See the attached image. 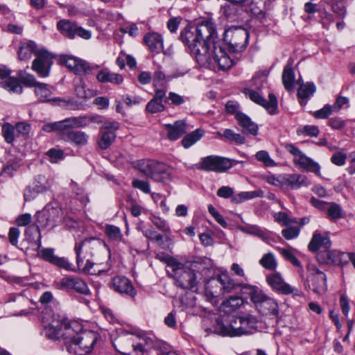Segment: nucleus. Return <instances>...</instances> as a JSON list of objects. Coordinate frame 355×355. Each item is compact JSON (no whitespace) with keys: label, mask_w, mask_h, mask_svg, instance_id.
Here are the masks:
<instances>
[{"label":"nucleus","mask_w":355,"mask_h":355,"mask_svg":"<svg viewBox=\"0 0 355 355\" xmlns=\"http://www.w3.org/2000/svg\"><path fill=\"white\" fill-rule=\"evenodd\" d=\"M293 61L289 62L284 67L282 73V83L288 91L293 89L295 81V73L292 68Z\"/></svg>","instance_id":"36"},{"label":"nucleus","mask_w":355,"mask_h":355,"mask_svg":"<svg viewBox=\"0 0 355 355\" xmlns=\"http://www.w3.org/2000/svg\"><path fill=\"white\" fill-rule=\"evenodd\" d=\"M60 61L76 74L89 73L92 69L97 68L91 67L86 61L71 55H60Z\"/></svg>","instance_id":"16"},{"label":"nucleus","mask_w":355,"mask_h":355,"mask_svg":"<svg viewBox=\"0 0 355 355\" xmlns=\"http://www.w3.org/2000/svg\"><path fill=\"white\" fill-rule=\"evenodd\" d=\"M278 251L282 257L290 261L293 266L301 268L302 265L300 261L295 257L293 252L288 249L277 248Z\"/></svg>","instance_id":"51"},{"label":"nucleus","mask_w":355,"mask_h":355,"mask_svg":"<svg viewBox=\"0 0 355 355\" xmlns=\"http://www.w3.org/2000/svg\"><path fill=\"white\" fill-rule=\"evenodd\" d=\"M255 157L257 160L263 162L266 166H276L275 161L270 158L268 153L266 150H260L257 152L255 155Z\"/></svg>","instance_id":"54"},{"label":"nucleus","mask_w":355,"mask_h":355,"mask_svg":"<svg viewBox=\"0 0 355 355\" xmlns=\"http://www.w3.org/2000/svg\"><path fill=\"white\" fill-rule=\"evenodd\" d=\"M112 288L117 293L134 297L137 291L131 281L124 276H116L112 279Z\"/></svg>","instance_id":"20"},{"label":"nucleus","mask_w":355,"mask_h":355,"mask_svg":"<svg viewBox=\"0 0 355 355\" xmlns=\"http://www.w3.org/2000/svg\"><path fill=\"white\" fill-rule=\"evenodd\" d=\"M266 281L273 289L283 294L288 295L294 291V288L286 283L279 273L267 276Z\"/></svg>","instance_id":"23"},{"label":"nucleus","mask_w":355,"mask_h":355,"mask_svg":"<svg viewBox=\"0 0 355 355\" xmlns=\"http://www.w3.org/2000/svg\"><path fill=\"white\" fill-rule=\"evenodd\" d=\"M346 256L347 254L340 251L325 249L318 253L317 259L322 264L343 265L347 263Z\"/></svg>","instance_id":"19"},{"label":"nucleus","mask_w":355,"mask_h":355,"mask_svg":"<svg viewBox=\"0 0 355 355\" xmlns=\"http://www.w3.org/2000/svg\"><path fill=\"white\" fill-rule=\"evenodd\" d=\"M14 129V127L10 123H5L2 126V135L5 141L8 144H11L15 139Z\"/></svg>","instance_id":"56"},{"label":"nucleus","mask_w":355,"mask_h":355,"mask_svg":"<svg viewBox=\"0 0 355 355\" xmlns=\"http://www.w3.org/2000/svg\"><path fill=\"white\" fill-rule=\"evenodd\" d=\"M263 180L270 184L282 187L284 186V175H268L263 176Z\"/></svg>","instance_id":"52"},{"label":"nucleus","mask_w":355,"mask_h":355,"mask_svg":"<svg viewBox=\"0 0 355 355\" xmlns=\"http://www.w3.org/2000/svg\"><path fill=\"white\" fill-rule=\"evenodd\" d=\"M295 164L300 168L309 172L320 175V166L310 157H306L302 152L293 159Z\"/></svg>","instance_id":"27"},{"label":"nucleus","mask_w":355,"mask_h":355,"mask_svg":"<svg viewBox=\"0 0 355 355\" xmlns=\"http://www.w3.org/2000/svg\"><path fill=\"white\" fill-rule=\"evenodd\" d=\"M150 220L153 223V225L156 226L162 232L166 234L170 233V227L164 219L161 218L159 216H153L150 218Z\"/></svg>","instance_id":"55"},{"label":"nucleus","mask_w":355,"mask_h":355,"mask_svg":"<svg viewBox=\"0 0 355 355\" xmlns=\"http://www.w3.org/2000/svg\"><path fill=\"white\" fill-rule=\"evenodd\" d=\"M275 221L280 223L282 225L287 226L293 223H296L292 220L285 212H278L274 215Z\"/></svg>","instance_id":"61"},{"label":"nucleus","mask_w":355,"mask_h":355,"mask_svg":"<svg viewBox=\"0 0 355 355\" xmlns=\"http://www.w3.org/2000/svg\"><path fill=\"white\" fill-rule=\"evenodd\" d=\"M149 178L157 182H166L171 179V168L162 162L155 161Z\"/></svg>","instance_id":"21"},{"label":"nucleus","mask_w":355,"mask_h":355,"mask_svg":"<svg viewBox=\"0 0 355 355\" xmlns=\"http://www.w3.org/2000/svg\"><path fill=\"white\" fill-rule=\"evenodd\" d=\"M144 40L150 51L159 53L163 49V39L158 33H148Z\"/></svg>","instance_id":"32"},{"label":"nucleus","mask_w":355,"mask_h":355,"mask_svg":"<svg viewBox=\"0 0 355 355\" xmlns=\"http://www.w3.org/2000/svg\"><path fill=\"white\" fill-rule=\"evenodd\" d=\"M332 112V107L326 105L322 109L313 112V115L316 119H327Z\"/></svg>","instance_id":"62"},{"label":"nucleus","mask_w":355,"mask_h":355,"mask_svg":"<svg viewBox=\"0 0 355 355\" xmlns=\"http://www.w3.org/2000/svg\"><path fill=\"white\" fill-rule=\"evenodd\" d=\"M105 233L108 238L112 241H120L123 238L120 229L115 225H106Z\"/></svg>","instance_id":"49"},{"label":"nucleus","mask_w":355,"mask_h":355,"mask_svg":"<svg viewBox=\"0 0 355 355\" xmlns=\"http://www.w3.org/2000/svg\"><path fill=\"white\" fill-rule=\"evenodd\" d=\"M331 245V242L328 236H323L320 233L315 232L309 243L308 248L311 252H315L322 246L325 249H329Z\"/></svg>","instance_id":"31"},{"label":"nucleus","mask_w":355,"mask_h":355,"mask_svg":"<svg viewBox=\"0 0 355 355\" xmlns=\"http://www.w3.org/2000/svg\"><path fill=\"white\" fill-rule=\"evenodd\" d=\"M132 184L133 187L141 190L145 193H148L150 191V184L147 181L134 180Z\"/></svg>","instance_id":"64"},{"label":"nucleus","mask_w":355,"mask_h":355,"mask_svg":"<svg viewBox=\"0 0 355 355\" xmlns=\"http://www.w3.org/2000/svg\"><path fill=\"white\" fill-rule=\"evenodd\" d=\"M41 320L46 336L53 340L63 338L67 348V345L73 343L78 334L83 331L82 324L79 322L68 321L48 309L42 312Z\"/></svg>","instance_id":"2"},{"label":"nucleus","mask_w":355,"mask_h":355,"mask_svg":"<svg viewBox=\"0 0 355 355\" xmlns=\"http://www.w3.org/2000/svg\"><path fill=\"white\" fill-rule=\"evenodd\" d=\"M94 121V116L86 115L73 116L65 119L60 121L46 123L42 126V129L46 132L60 131L61 132L62 135V132L67 129L86 127Z\"/></svg>","instance_id":"7"},{"label":"nucleus","mask_w":355,"mask_h":355,"mask_svg":"<svg viewBox=\"0 0 355 355\" xmlns=\"http://www.w3.org/2000/svg\"><path fill=\"white\" fill-rule=\"evenodd\" d=\"M263 191L261 190H256L251 191H243L232 197V202L234 203H241L245 200H251L254 198L263 197Z\"/></svg>","instance_id":"41"},{"label":"nucleus","mask_w":355,"mask_h":355,"mask_svg":"<svg viewBox=\"0 0 355 355\" xmlns=\"http://www.w3.org/2000/svg\"><path fill=\"white\" fill-rule=\"evenodd\" d=\"M326 209L328 216L331 220H336L342 217V208L335 202L329 203Z\"/></svg>","instance_id":"46"},{"label":"nucleus","mask_w":355,"mask_h":355,"mask_svg":"<svg viewBox=\"0 0 355 355\" xmlns=\"http://www.w3.org/2000/svg\"><path fill=\"white\" fill-rule=\"evenodd\" d=\"M155 160H139L136 164V168L146 176L149 177L152 173Z\"/></svg>","instance_id":"48"},{"label":"nucleus","mask_w":355,"mask_h":355,"mask_svg":"<svg viewBox=\"0 0 355 355\" xmlns=\"http://www.w3.org/2000/svg\"><path fill=\"white\" fill-rule=\"evenodd\" d=\"M249 33L241 27H230L225 31L224 42L233 53L243 51L248 43Z\"/></svg>","instance_id":"8"},{"label":"nucleus","mask_w":355,"mask_h":355,"mask_svg":"<svg viewBox=\"0 0 355 355\" xmlns=\"http://www.w3.org/2000/svg\"><path fill=\"white\" fill-rule=\"evenodd\" d=\"M257 320L256 317L251 315L242 316V327L239 334L240 336L251 334L257 329Z\"/></svg>","instance_id":"34"},{"label":"nucleus","mask_w":355,"mask_h":355,"mask_svg":"<svg viewBox=\"0 0 355 355\" xmlns=\"http://www.w3.org/2000/svg\"><path fill=\"white\" fill-rule=\"evenodd\" d=\"M244 92L252 101L266 108L270 114H273L275 113L277 107V101L275 94H270L268 96L269 101H268L254 90L246 89Z\"/></svg>","instance_id":"18"},{"label":"nucleus","mask_w":355,"mask_h":355,"mask_svg":"<svg viewBox=\"0 0 355 355\" xmlns=\"http://www.w3.org/2000/svg\"><path fill=\"white\" fill-rule=\"evenodd\" d=\"M232 166L231 159L215 155H209L202 158L200 165L197 168L207 171L223 173Z\"/></svg>","instance_id":"12"},{"label":"nucleus","mask_w":355,"mask_h":355,"mask_svg":"<svg viewBox=\"0 0 355 355\" xmlns=\"http://www.w3.org/2000/svg\"><path fill=\"white\" fill-rule=\"evenodd\" d=\"M98 338L97 334L92 331L83 330L78 334L77 338L67 345V351L76 355L89 354Z\"/></svg>","instance_id":"9"},{"label":"nucleus","mask_w":355,"mask_h":355,"mask_svg":"<svg viewBox=\"0 0 355 355\" xmlns=\"http://www.w3.org/2000/svg\"><path fill=\"white\" fill-rule=\"evenodd\" d=\"M18 77L21 82L26 87H35L38 84L35 78V76L32 74L28 73L24 71H19L18 72Z\"/></svg>","instance_id":"47"},{"label":"nucleus","mask_w":355,"mask_h":355,"mask_svg":"<svg viewBox=\"0 0 355 355\" xmlns=\"http://www.w3.org/2000/svg\"><path fill=\"white\" fill-rule=\"evenodd\" d=\"M119 124L116 121H106L101 128V137L98 144L102 150L107 149L116 139V131L119 129Z\"/></svg>","instance_id":"15"},{"label":"nucleus","mask_w":355,"mask_h":355,"mask_svg":"<svg viewBox=\"0 0 355 355\" xmlns=\"http://www.w3.org/2000/svg\"><path fill=\"white\" fill-rule=\"evenodd\" d=\"M63 211L60 207L47 205L41 211L35 214L37 230L39 232L40 227L56 226L61 221Z\"/></svg>","instance_id":"10"},{"label":"nucleus","mask_w":355,"mask_h":355,"mask_svg":"<svg viewBox=\"0 0 355 355\" xmlns=\"http://www.w3.org/2000/svg\"><path fill=\"white\" fill-rule=\"evenodd\" d=\"M306 178L300 174H287L284 175V186H289L293 189H299L301 186L305 184Z\"/></svg>","instance_id":"37"},{"label":"nucleus","mask_w":355,"mask_h":355,"mask_svg":"<svg viewBox=\"0 0 355 355\" xmlns=\"http://www.w3.org/2000/svg\"><path fill=\"white\" fill-rule=\"evenodd\" d=\"M40 193H41L40 191L36 189V187H34L33 184H32V186H29L24 189V200L26 202L33 200Z\"/></svg>","instance_id":"58"},{"label":"nucleus","mask_w":355,"mask_h":355,"mask_svg":"<svg viewBox=\"0 0 355 355\" xmlns=\"http://www.w3.org/2000/svg\"><path fill=\"white\" fill-rule=\"evenodd\" d=\"M244 303L242 297L238 296H231L227 300L223 301L220 306L221 312L231 313L240 308Z\"/></svg>","instance_id":"33"},{"label":"nucleus","mask_w":355,"mask_h":355,"mask_svg":"<svg viewBox=\"0 0 355 355\" xmlns=\"http://www.w3.org/2000/svg\"><path fill=\"white\" fill-rule=\"evenodd\" d=\"M205 134V131L202 129H196V130L186 135L181 141V144L184 148H189L199 141Z\"/></svg>","instance_id":"38"},{"label":"nucleus","mask_w":355,"mask_h":355,"mask_svg":"<svg viewBox=\"0 0 355 355\" xmlns=\"http://www.w3.org/2000/svg\"><path fill=\"white\" fill-rule=\"evenodd\" d=\"M165 106L163 103L158 101L151 99L146 106V110L151 114H155L164 111Z\"/></svg>","instance_id":"53"},{"label":"nucleus","mask_w":355,"mask_h":355,"mask_svg":"<svg viewBox=\"0 0 355 355\" xmlns=\"http://www.w3.org/2000/svg\"><path fill=\"white\" fill-rule=\"evenodd\" d=\"M53 56L47 51L40 50L37 53V58L33 61L32 69L40 77L46 78L49 76L53 64Z\"/></svg>","instance_id":"14"},{"label":"nucleus","mask_w":355,"mask_h":355,"mask_svg":"<svg viewBox=\"0 0 355 355\" xmlns=\"http://www.w3.org/2000/svg\"><path fill=\"white\" fill-rule=\"evenodd\" d=\"M46 155L51 163H57L64 158V152L61 149L51 148L46 153Z\"/></svg>","instance_id":"57"},{"label":"nucleus","mask_w":355,"mask_h":355,"mask_svg":"<svg viewBox=\"0 0 355 355\" xmlns=\"http://www.w3.org/2000/svg\"><path fill=\"white\" fill-rule=\"evenodd\" d=\"M35 94L42 102L50 101L51 91L45 83H38L35 87Z\"/></svg>","instance_id":"42"},{"label":"nucleus","mask_w":355,"mask_h":355,"mask_svg":"<svg viewBox=\"0 0 355 355\" xmlns=\"http://www.w3.org/2000/svg\"><path fill=\"white\" fill-rule=\"evenodd\" d=\"M297 135L316 137L319 134V129L317 126L306 125L300 126L297 130Z\"/></svg>","instance_id":"50"},{"label":"nucleus","mask_w":355,"mask_h":355,"mask_svg":"<svg viewBox=\"0 0 355 355\" xmlns=\"http://www.w3.org/2000/svg\"><path fill=\"white\" fill-rule=\"evenodd\" d=\"M33 184L41 193H43L51 189L53 180L49 177L38 175L35 178Z\"/></svg>","instance_id":"39"},{"label":"nucleus","mask_w":355,"mask_h":355,"mask_svg":"<svg viewBox=\"0 0 355 355\" xmlns=\"http://www.w3.org/2000/svg\"><path fill=\"white\" fill-rule=\"evenodd\" d=\"M250 300L262 315L277 318L279 314L277 302L267 296L257 287H251L249 292Z\"/></svg>","instance_id":"5"},{"label":"nucleus","mask_w":355,"mask_h":355,"mask_svg":"<svg viewBox=\"0 0 355 355\" xmlns=\"http://www.w3.org/2000/svg\"><path fill=\"white\" fill-rule=\"evenodd\" d=\"M242 327V316L234 318L229 325L224 324L221 320H216L214 331L219 335L239 336Z\"/></svg>","instance_id":"17"},{"label":"nucleus","mask_w":355,"mask_h":355,"mask_svg":"<svg viewBox=\"0 0 355 355\" xmlns=\"http://www.w3.org/2000/svg\"><path fill=\"white\" fill-rule=\"evenodd\" d=\"M96 79L101 83H110L114 85H120L123 81V78L121 74L112 73L107 69L99 71L96 75Z\"/></svg>","instance_id":"30"},{"label":"nucleus","mask_w":355,"mask_h":355,"mask_svg":"<svg viewBox=\"0 0 355 355\" xmlns=\"http://www.w3.org/2000/svg\"><path fill=\"white\" fill-rule=\"evenodd\" d=\"M295 164L300 168L309 172L320 175V166L310 157H306L302 152L293 159Z\"/></svg>","instance_id":"25"},{"label":"nucleus","mask_w":355,"mask_h":355,"mask_svg":"<svg viewBox=\"0 0 355 355\" xmlns=\"http://www.w3.org/2000/svg\"><path fill=\"white\" fill-rule=\"evenodd\" d=\"M62 137L66 141L77 146H85L87 144L89 138L88 135L85 132L80 130H68V129L62 132Z\"/></svg>","instance_id":"24"},{"label":"nucleus","mask_w":355,"mask_h":355,"mask_svg":"<svg viewBox=\"0 0 355 355\" xmlns=\"http://www.w3.org/2000/svg\"><path fill=\"white\" fill-rule=\"evenodd\" d=\"M235 118L239 125L242 127L243 132L256 136L258 132V125L252 121L250 118L242 112H237Z\"/></svg>","instance_id":"28"},{"label":"nucleus","mask_w":355,"mask_h":355,"mask_svg":"<svg viewBox=\"0 0 355 355\" xmlns=\"http://www.w3.org/2000/svg\"><path fill=\"white\" fill-rule=\"evenodd\" d=\"M164 128L167 132V139L170 141L178 140L188 130L187 125L184 120H179L173 124H165Z\"/></svg>","instance_id":"22"},{"label":"nucleus","mask_w":355,"mask_h":355,"mask_svg":"<svg viewBox=\"0 0 355 355\" xmlns=\"http://www.w3.org/2000/svg\"><path fill=\"white\" fill-rule=\"evenodd\" d=\"M39 51L37 49V44L33 41L21 42L19 43L18 49V58L21 61H26L31 58L32 54L37 56Z\"/></svg>","instance_id":"29"},{"label":"nucleus","mask_w":355,"mask_h":355,"mask_svg":"<svg viewBox=\"0 0 355 355\" xmlns=\"http://www.w3.org/2000/svg\"><path fill=\"white\" fill-rule=\"evenodd\" d=\"M1 84L9 92L20 94L22 92V87L16 78L8 77Z\"/></svg>","instance_id":"45"},{"label":"nucleus","mask_w":355,"mask_h":355,"mask_svg":"<svg viewBox=\"0 0 355 355\" xmlns=\"http://www.w3.org/2000/svg\"><path fill=\"white\" fill-rule=\"evenodd\" d=\"M217 135L227 141H232L237 144H243L245 142V137L243 136L234 132L231 129H225L223 134L218 132Z\"/></svg>","instance_id":"43"},{"label":"nucleus","mask_w":355,"mask_h":355,"mask_svg":"<svg viewBox=\"0 0 355 355\" xmlns=\"http://www.w3.org/2000/svg\"><path fill=\"white\" fill-rule=\"evenodd\" d=\"M295 164L300 168L309 172L320 175V166L310 157H306L302 152L293 159Z\"/></svg>","instance_id":"26"},{"label":"nucleus","mask_w":355,"mask_h":355,"mask_svg":"<svg viewBox=\"0 0 355 355\" xmlns=\"http://www.w3.org/2000/svg\"><path fill=\"white\" fill-rule=\"evenodd\" d=\"M307 270V281L311 283L309 286L312 287L314 293L318 295L324 294L327 290L326 275L313 264L308 265Z\"/></svg>","instance_id":"13"},{"label":"nucleus","mask_w":355,"mask_h":355,"mask_svg":"<svg viewBox=\"0 0 355 355\" xmlns=\"http://www.w3.org/2000/svg\"><path fill=\"white\" fill-rule=\"evenodd\" d=\"M157 257L160 260L166 262L167 266L171 269V271L168 270V273L175 279L178 286L183 289H193L195 288L197 282L194 270L183 266V264L169 256L158 254Z\"/></svg>","instance_id":"3"},{"label":"nucleus","mask_w":355,"mask_h":355,"mask_svg":"<svg viewBox=\"0 0 355 355\" xmlns=\"http://www.w3.org/2000/svg\"><path fill=\"white\" fill-rule=\"evenodd\" d=\"M300 229L295 227H291L282 231V236L287 240L296 238L300 234Z\"/></svg>","instance_id":"63"},{"label":"nucleus","mask_w":355,"mask_h":355,"mask_svg":"<svg viewBox=\"0 0 355 355\" xmlns=\"http://www.w3.org/2000/svg\"><path fill=\"white\" fill-rule=\"evenodd\" d=\"M91 248V242L89 241H84L80 243H76L74 250L76 254V263L78 269L84 273L89 275H101L106 272L110 270V266L107 264L103 267L101 263H96L87 259L86 263H84L85 257H82L83 248Z\"/></svg>","instance_id":"6"},{"label":"nucleus","mask_w":355,"mask_h":355,"mask_svg":"<svg viewBox=\"0 0 355 355\" xmlns=\"http://www.w3.org/2000/svg\"><path fill=\"white\" fill-rule=\"evenodd\" d=\"M54 286L59 290L67 292L76 291V293L87 295L89 294V289L85 281L77 277L65 276L54 282Z\"/></svg>","instance_id":"11"},{"label":"nucleus","mask_w":355,"mask_h":355,"mask_svg":"<svg viewBox=\"0 0 355 355\" xmlns=\"http://www.w3.org/2000/svg\"><path fill=\"white\" fill-rule=\"evenodd\" d=\"M316 91V87L313 83L307 82L300 85L297 90V96L300 98V103L302 105L306 104L305 99L311 96Z\"/></svg>","instance_id":"35"},{"label":"nucleus","mask_w":355,"mask_h":355,"mask_svg":"<svg viewBox=\"0 0 355 355\" xmlns=\"http://www.w3.org/2000/svg\"><path fill=\"white\" fill-rule=\"evenodd\" d=\"M77 24L68 20H60L58 24V29L65 36L70 39L75 37V31Z\"/></svg>","instance_id":"40"},{"label":"nucleus","mask_w":355,"mask_h":355,"mask_svg":"<svg viewBox=\"0 0 355 355\" xmlns=\"http://www.w3.org/2000/svg\"><path fill=\"white\" fill-rule=\"evenodd\" d=\"M153 85L155 88L163 87L166 80L165 74L160 70L155 71L153 76Z\"/></svg>","instance_id":"59"},{"label":"nucleus","mask_w":355,"mask_h":355,"mask_svg":"<svg viewBox=\"0 0 355 355\" xmlns=\"http://www.w3.org/2000/svg\"><path fill=\"white\" fill-rule=\"evenodd\" d=\"M38 255L46 261L53 264L57 256L54 254V251L51 248L42 249L38 252Z\"/></svg>","instance_id":"60"},{"label":"nucleus","mask_w":355,"mask_h":355,"mask_svg":"<svg viewBox=\"0 0 355 355\" xmlns=\"http://www.w3.org/2000/svg\"><path fill=\"white\" fill-rule=\"evenodd\" d=\"M259 264L265 269L275 270L277 266V261L274 254L268 252L259 260Z\"/></svg>","instance_id":"44"},{"label":"nucleus","mask_w":355,"mask_h":355,"mask_svg":"<svg viewBox=\"0 0 355 355\" xmlns=\"http://www.w3.org/2000/svg\"><path fill=\"white\" fill-rule=\"evenodd\" d=\"M146 343V337L124 331L114 340L113 345L123 355H143Z\"/></svg>","instance_id":"4"},{"label":"nucleus","mask_w":355,"mask_h":355,"mask_svg":"<svg viewBox=\"0 0 355 355\" xmlns=\"http://www.w3.org/2000/svg\"><path fill=\"white\" fill-rule=\"evenodd\" d=\"M216 31L214 24L205 21L197 26H186L180 33V39L201 65L216 64L219 69H230L234 61L221 47L215 45Z\"/></svg>","instance_id":"1"}]
</instances>
